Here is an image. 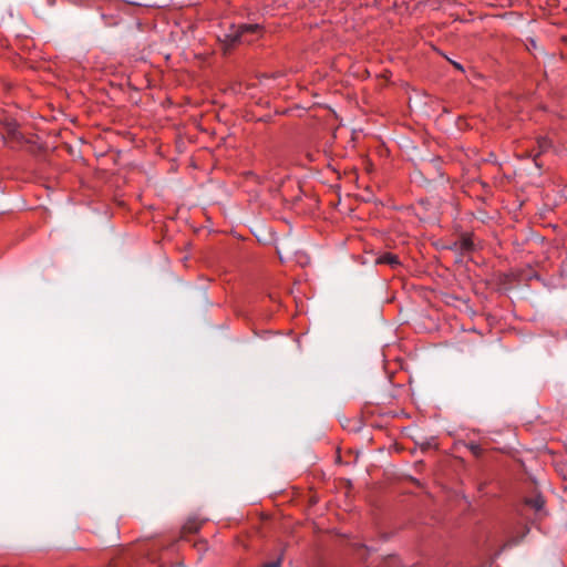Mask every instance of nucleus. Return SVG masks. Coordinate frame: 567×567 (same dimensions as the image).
<instances>
[{
  "label": "nucleus",
  "mask_w": 567,
  "mask_h": 567,
  "mask_svg": "<svg viewBox=\"0 0 567 567\" xmlns=\"http://www.w3.org/2000/svg\"><path fill=\"white\" fill-rule=\"evenodd\" d=\"M517 543H518V540H508L507 543H505L504 547L513 546Z\"/></svg>",
  "instance_id": "1a4fd4ad"
},
{
  "label": "nucleus",
  "mask_w": 567,
  "mask_h": 567,
  "mask_svg": "<svg viewBox=\"0 0 567 567\" xmlns=\"http://www.w3.org/2000/svg\"><path fill=\"white\" fill-rule=\"evenodd\" d=\"M538 157H539V154H536L534 157V161H537Z\"/></svg>",
  "instance_id": "f8f14e48"
},
{
  "label": "nucleus",
  "mask_w": 567,
  "mask_h": 567,
  "mask_svg": "<svg viewBox=\"0 0 567 567\" xmlns=\"http://www.w3.org/2000/svg\"><path fill=\"white\" fill-rule=\"evenodd\" d=\"M453 65L458 69V70H463L462 65L460 63H456V62H453Z\"/></svg>",
  "instance_id": "9b49d317"
},
{
  "label": "nucleus",
  "mask_w": 567,
  "mask_h": 567,
  "mask_svg": "<svg viewBox=\"0 0 567 567\" xmlns=\"http://www.w3.org/2000/svg\"><path fill=\"white\" fill-rule=\"evenodd\" d=\"M538 157H539V154H536L534 157V161H537Z\"/></svg>",
  "instance_id": "ddd939ff"
},
{
  "label": "nucleus",
  "mask_w": 567,
  "mask_h": 567,
  "mask_svg": "<svg viewBox=\"0 0 567 567\" xmlns=\"http://www.w3.org/2000/svg\"><path fill=\"white\" fill-rule=\"evenodd\" d=\"M375 264L377 265H389L393 269L401 266L399 256L395 254L389 252V251L380 255L375 259Z\"/></svg>",
  "instance_id": "7ed1b4c3"
},
{
  "label": "nucleus",
  "mask_w": 567,
  "mask_h": 567,
  "mask_svg": "<svg viewBox=\"0 0 567 567\" xmlns=\"http://www.w3.org/2000/svg\"><path fill=\"white\" fill-rule=\"evenodd\" d=\"M284 557H285V549L281 548L279 550V554H278V556H277V558L275 560L265 563L260 567H281L282 561H284Z\"/></svg>",
  "instance_id": "0eeeda50"
},
{
  "label": "nucleus",
  "mask_w": 567,
  "mask_h": 567,
  "mask_svg": "<svg viewBox=\"0 0 567 567\" xmlns=\"http://www.w3.org/2000/svg\"><path fill=\"white\" fill-rule=\"evenodd\" d=\"M538 157H539V154H536L534 157V161H537Z\"/></svg>",
  "instance_id": "4468645a"
},
{
  "label": "nucleus",
  "mask_w": 567,
  "mask_h": 567,
  "mask_svg": "<svg viewBox=\"0 0 567 567\" xmlns=\"http://www.w3.org/2000/svg\"><path fill=\"white\" fill-rule=\"evenodd\" d=\"M203 524H204V520H200L196 517L188 518L182 527L181 537L185 538L189 534L198 533L200 530Z\"/></svg>",
  "instance_id": "f03ea898"
},
{
  "label": "nucleus",
  "mask_w": 567,
  "mask_h": 567,
  "mask_svg": "<svg viewBox=\"0 0 567 567\" xmlns=\"http://www.w3.org/2000/svg\"><path fill=\"white\" fill-rule=\"evenodd\" d=\"M117 566H118V564L116 560L111 561L109 565V567H117Z\"/></svg>",
  "instance_id": "9d476101"
},
{
  "label": "nucleus",
  "mask_w": 567,
  "mask_h": 567,
  "mask_svg": "<svg viewBox=\"0 0 567 567\" xmlns=\"http://www.w3.org/2000/svg\"><path fill=\"white\" fill-rule=\"evenodd\" d=\"M462 252H471L474 250L473 235L464 233L455 244Z\"/></svg>",
  "instance_id": "20e7f679"
},
{
  "label": "nucleus",
  "mask_w": 567,
  "mask_h": 567,
  "mask_svg": "<svg viewBox=\"0 0 567 567\" xmlns=\"http://www.w3.org/2000/svg\"><path fill=\"white\" fill-rule=\"evenodd\" d=\"M538 145L542 150H545L549 146V141L545 137L538 138Z\"/></svg>",
  "instance_id": "6e6552de"
},
{
  "label": "nucleus",
  "mask_w": 567,
  "mask_h": 567,
  "mask_svg": "<svg viewBox=\"0 0 567 567\" xmlns=\"http://www.w3.org/2000/svg\"><path fill=\"white\" fill-rule=\"evenodd\" d=\"M523 503L524 505L533 508L535 512H539L544 508L546 502L545 498L540 494H538L534 497H525L523 499Z\"/></svg>",
  "instance_id": "39448f33"
},
{
  "label": "nucleus",
  "mask_w": 567,
  "mask_h": 567,
  "mask_svg": "<svg viewBox=\"0 0 567 567\" xmlns=\"http://www.w3.org/2000/svg\"><path fill=\"white\" fill-rule=\"evenodd\" d=\"M465 446L476 458H480L484 453L483 447L478 443L470 442L465 443Z\"/></svg>",
  "instance_id": "423d86ee"
},
{
  "label": "nucleus",
  "mask_w": 567,
  "mask_h": 567,
  "mask_svg": "<svg viewBox=\"0 0 567 567\" xmlns=\"http://www.w3.org/2000/svg\"><path fill=\"white\" fill-rule=\"evenodd\" d=\"M261 30V27L259 24H248V23H241L237 27H233L231 32L227 33L225 35V42L229 47H234L235 44L243 41V38L247 33H257Z\"/></svg>",
  "instance_id": "f257e3e1"
}]
</instances>
